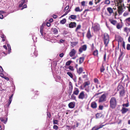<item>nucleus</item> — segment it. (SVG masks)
Returning a JSON list of instances; mask_svg holds the SVG:
<instances>
[{"label": "nucleus", "mask_w": 130, "mask_h": 130, "mask_svg": "<svg viewBox=\"0 0 130 130\" xmlns=\"http://www.w3.org/2000/svg\"><path fill=\"white\" fill-rule=\"evenodd\" d=\"M110 106L112 109L115 108L117 105V101L116 98L114 97H112L109 101Z\"/></svg>", "instance_id": "f257e3e1"}, {"label": "nucleus", "mask_w": 130, "mask_h": 130, "mask_svg": "<svg viewBox=\"0 0 130 130\" xmlns=\"http://www.w3.org/2000/svg\"><path fill=\"white\" fill-rule=\"evenodd\" d=\"M109 36L107 33H105L104 35V42L105 46H107L109 41Z\"/></svg>", "instance_id": "f03ea898"}, {"label": "nucleus", "mask_w": 130, "mask_h": 130, "mask_svg": "<svg viewBox=\"0 0 130 130\" xmlns=\"http://www.w3.org/2000/svg\"><path fill=\"white\" fill-rule=\"evenodd\" d=\"M87 96V95L86 94H84V91H83L80 93L78 96V98L81 99H83L84 98L86 99Z\"/></svg>", "instance_id": "7ed1b4c3"}, {"label": "nucleus", "mask_w": 130, "mask_h": 130, "mask_svg": "<svg viewBox=\"0 0 130 130\" xmlns=\"http://www.w3.org/2000/svg\"><path fill=\"white\" fill-rule=\"evenodd\" d=\"M92 28L93 29L94 31H98L100 29V25L97 24H95L94 26H92Z\"/></svg>", "instance_id": "20e7f679"}, {"label": "nucleus", "mask_w": 130, "mask_h": 130, "mask_svg": "<svg viewBox=\"0 0 130 130\" xmlns=\"http://www.w3.org/2000/svg\"><path fill=\"white\" fill-rule=\"evenodd\" d=\"M87 48V46L86 45H84L81 46L79 50V51L80 52V53H79V54H80L83 51H85L86 50Z\"/></svg>", "instance_id": "39448f33"}, {"label": "nucleus", "mask_w": 130, "mask_h": 130, "mask_svg": "<svg viewBox=\"0 0 130 130\" xmlns=\"http://www.w3.org/2000/svg\"><path fill=\"white\" fill-rule=\"evenodd\" d=\"M120 6L118 7V13L119 15L122 14V12L124 11V9L123 8V6L122 4L120 5Z\"/></svg>", "instance_id": "423d86ee"}, {"label": "nucleus", "mask_w": 130, "mask_h": 130, "mask_svg": "<svg viewBox=\"0 0 130 130\" xmlns=\"http://www.w3.org/2000/svg\"><path fill=\"white\" fill-rule=\"evenodd\" d=\"M106 96L105 94H103L99 99V102H102L106 101Z\"/></svg>", "instance_id": "0eeeda50"}, {"label": "nucleus", "mask_w": 130, "mask_h": 130, "mask_svg": "<svg viewBox=\"0 0 130 130\" xmlns=\"http://www.w3.org/2000/svg\"><path fill=\"white\" fill-rule=\"evenodd\" d=\"M69 25V28H73L76 27V24L75 22H71Z\"/></svg>", "instance_id": "6e6552de"}, {"label": "nucleus", "mask_w": 130, "mask_h": 130, "mask_svg": "<svg viewBox=\"0 0 130 130\" xmlns=\"http://www.w3.org/2000/svg\"><path fill=\"white\" fill-rule=\"evenodd\" d=\"M76 51L74 49H73L70 53V56L72 57L74 56L76 53Z\"/></svg>", "instance_id": "1a4fd4ad"}, {"label": "nucleus", "mask_w": 130, "mask_h": 130, "mask_svg": "<svg viewBox=\"0 0 130 130\" xmlns=\"http://www.w3.org/2000/svg\"><path fill=\"white\" fill-rule=\"evenodd\" d=\"M104 125H101L99 126H96L93 127L92 129V130H98L102 128Z\"/></svg>", "instance_id": "9d476101"}, {"label": "nucleus", "mask_w": 130, "mask_h": 130, "mask_svg": "<svg viewBox=\"0 0 130 130\" xmlns=\"http://www.w3.org/2000/svg\"><path fill=\"white\" fill-rule=\"evenodd\" d=\"M96 103L95 102H92L91 104V107L93 109H95L97 107Z\"/></svg>", "instance_id": "9b49d317"}, {"label": "nucleus", "mask_w": 130, "mask_h": 130, "mask_svg": "<svg viewBox=\"0 0 130 130\" xmlns=\"http://www.w3.org/2000/svg\"><path fill=\"white\" fill-rule=\"evenodd\" d=\"M27 2V0H22L20 2V4L19 6V7L20 8L23 6V5L24 3H25L26 2Z\"/></svg>", "instance_id": "f8f14e48"}, {"label": "nucleus", "mask_w": 130, "mask_h": 130, "mask_svg": "<svg viewBox=\"0 0 130 130\" xmlns=\"http://www.w3.org/2000/svg\"><path fill=\"white\" fill-rule=\"evenodd\" d=\"M68 106L70 108H73L75 106V103L74 102H71L70 103L68 104Z\"/></svg>", "instance_id": "ddd939ff"}, {"label": "nucleus", "mask_w": 130, "mask_h": 130, "mask_svg": "<svg viewBox=\"0 0 130 130\" xmlns=\"http://www.w3.org/2000/svg\"><path fill=\"white\" fill-rule=\"evenodd\" d=\"M120 54L119 55V57L118 58V59L119 60H122V59L123 57V55L124 54V53L123 52L121 51V50H120Z\"/></svg>", "instance_id": "4468645a"}, {"label": "nucleus", "mask_w": 130, "mask_h": 130, "mask_svg": "<svg viewBox=\"0 0 130 130\" xmlns=\"http://www.w3.org/2000/svg\"><path fill=\"white\" fill-rule=\"evenodd\" d=\"M128 111V109L127 108L123 107L121 111L122 114H124Z\"/></svg>", "instance_id": "2eb2a0df"}, {"label": "nucleus", "mask_w": 130, "mask_h": 130, "mask_svg": "<svg viewBox=\"0 0 130 130\" xmlns=\"http://www.w3.org/2000/svg\"><path fill=\"white\" fill-rule=\"evenodd\" d=\"M79 91L78 88H75L74 89V91L73 92V94L77 95L78 94Z\"/></svg>", "instance_id": "dca6fc26"}, {"label": "nucleus", "mask_w": 130, "mask_h": 130, "mask_svg": "<svg viewBox=\"0 0 130 130\" xmlns=\"http://www.w3.org/2000/svg\"><path fill=\"white\" fill-rule=\"evenodd\" d=\"M117 90L120 91L124 89V88L121 85H119L117 88Z\"/></svg>", "instance_id": "f3484780"}, {"label": "nucleus", "mask_w": 130, "mask_h": 130, "mask_svg": "<svg viewBox=\"0 0 130 130\" xmlns=\"http://www.w3.org/2000/svg\"><path fill=\"white\" fill-rule=\"evenodd\" d=\"M77 72L79 74H80L82 72L83 69L82 67H80L79 69H77Z\"/></svg>", "instance_id": "a211bd4d"}, {"label": "nucleus", "mask_w": 130, "mask_h": 130, "mask_svg": "<svg viewBox=\"0 0 130 130\" xmlns=\"http://www.w3.org/2000/svg\"><path fill=\"white\" fill-rule=\"evenodd\" d=\"M77 17L76 15H72L70 16H69V19L70 20V18L73 20H75L76 18Z\"/></svg>", "instance_id": "6ab92c4d"}, {"label": "nucleus", "mask_w": 130, "mask_h": 130, "mask_svg": "<svg viewBox=\"0 0 130 130\" xmlns=\"http://www.w3.org/2000/svg\"><path fill=\"white\" fill-rule=\"evenodd\" d=\"M111 23L113 24L114 25H115L117 23V21L116 20H113L112 19H110L109 20Z\"/></svg>", "instance_id": "aec40b11"}, {"label": "nucleus", "mask_w": 130, "mask_h": 130, "mask_svg": "<svg viewBox=\"0 0 130 130\" xmlns=\"http://www.w3.org/2000/svg\"><path fill=\"white\" fill-rule=\"evenodd\" d=\"M87 37L89 39L90 38L92 37L91 35V34L89 30L87 32Z\"/></svg>", "instance_id": "412c9836"}, {"label": "nucleus", "mask_w": 130, "mask_h": 130, "mask_svg": "<svg viewBox=\"0 0 130 130\" xmlns=\"http://www.w3.org/2000/svg\"><path fill=\"white\" fill-rule=\"evenodd\" d=\"M125 21L129 25H130V17L126 19L125 20Z\"/></svg>", "instance_id": "4be33fe9"}, {"label": "nucleus", "mask_w": 130, "mask_h": 130, "mask_svg": "<svg viewBox=\"0 0 130 130\" xmlns=\"http://www.w3.org/2000/svg\"><path fill=\"white\" fill-rule=\"evenodd\" d=\"M84 59V57H80L79 58V64H81L83 62Z\"/></svg>", "instance_id": "5701e85b"}, {"label": "nucleus", "mask_w": 130, "mask_h": 130, "mask_svg": "<svg viewBox=\"0 0 130 130\" xmlns=\"http://www.w3.org/2000/svg\"><path fill=\"white\" fill-rule=\"evenodd\" d=\"M102 114L101 113H97L96 115V119L99 118L101 117Z\"/></svg>", "instance_id": "b1692460"}, {"label": "nucleus", "mask_w": 130, "mask_h": 130, "mask_svg": "<svg viewBox=\"0 0 130 130\" xmlns=\"http://www.w3.org/2000/svg\"><path fill=\"white\" fill-rule=\"evenodd\" d=\"M98 52L97 50H96L93 51V54L94 56H96L97 57L98 56Z\"/></svg>", "instance_id": "393cba45"}, {"label": "nucleus", "mask_w": 130, "mask_h": 130, "mask_svg": "<svg viewBox=\"0 0 130 130\" xmlns=\"http://www.w3.org/2000/svg\"><path fill=\"white\" fill-rule=\"evenodd\" d=\"M69 84L70 86L69 87V90H70L72 91L73 88L72 84L71 82H70Z\"/></svg>", "instance_id": "a878e982"}, {"label": "nucleus", "mask_w": 130, "mask_h": 130, "mask_svg": "<svg viewBox=\"0 0 130 130\" xmlns=\"http://www.w3.org/2000/svg\"><path fill=\"white\" fill-rule=\"evenodd\" d=\"M125 93V91L124 89L120 91V95L121 96H123L124 94V93Z\"/></svg>", "instance_id": "bb28decb"}, {"label": "nucleus", "mask_w": 130, "mask_h": 130, "mask_svg": "<svg viewBox=\"0 0 130 130\" xmlns=\"http://www.w3.org/2000/svg\"><path fill=\"white\" fill-rule=\"evenodd\" d=\"M107 10L110 13H111L113 12V10L112 8L110 7L108 8Z\"/></svg>", "instance_id": "cd10ccee"}, {"label": "nucleus", "mask_w": 130, "mask_h": 130, "mask_svg": "<svg viewBox=\"0 0 130 130\" xmlns=\"http://www.w3.org/2000/svg\"><path fill=\"white\" fill-rule=\"evenodd\" d=\"M71 43L72 44V46L73 47L74 46H75L78 43V42H71Z\"/></svg>", "instance_id": "c85d7f7f"}, {"label": "nucleus", "mask_w": 130, "mask_h": 130, "mask_svg": "<svg viewBox=\"0 0 130 130\" xmlns=\"http://www.w3.org/2000/svg\"><path fill=\"white\" fill-rule=\"evenodd\" d=\"M66 21V19L64 18L63 19L60 21V23L62 24H65Z\"/></svg>", "instance_id": "c756f323"}, {"label": "nucleus", "mask_w": 130, "mask_h": 130, "mask_svg": "<svg viewBox=\"0 0 130 130\" xmlns=\"http://www.w3.org/2000/svg\"><path fill=\"white\" fill-rule=\"evenodd\" d=\"M90 84V82H86L84 83V87L85 88L88 85Z\"/></svg>", "instance_id": "7c9ffc66"}, {"label": "nucleus", "mask_w": 130, "mask_h": 130, "mask_svg": "<svg viewBox=\"0 0 130 130\" xmlns=\"http://www.w3.org/2000/svg\"><path fill=\"white\" fill-rule=\"evenodd\" d=\"M13 95V94L11 95V96H10L9 97V104H10V103H11V102L12 101Z\"/></svg>", "instance_id": "2f4dec72"}, {"label": "nucleus", "mask_w": 130, "mask_h": 130, "mask_svg": "<svg viewBox=\"0 0 130 130\" xmlns=\"http://www.w3.org/2000/svg\"><path fill=\"white\" fill-rule=\"evenodd\" d=\"M67 74L71 78H73V75L72 73L70 72H68L67 73Z\"/></svg>", "instance_id": "473e14b6"}, {"label": "nucleus", "mask_w": 130, "mask_h": 130, "mask_svg": "<svg viewBox=\"0 0 130 130\" xmlns=\"http://www.w3.org/2000/svg\"><path fill=\"white\" fill-rule=\"evenodd\" d=\"M0 120L2 122H4V123L5 124H6L7 121V118L6 120L5 121L4 119L3 118H1Z\"/></svg>", "instance_id": "72a5a7b5"}, {"label": "nucleus", "mask_w": 130, "mask_h": 130, "mask_svg": "<svg viewBox=\"0 0 130 130\" xmlns=\"http://www.w3.org/2000/svg\"><path fill=\"white\" fill-rule=\"evenodd\" d=\"M74 94H72L71 95V99H73V100H76V96L74 95Z\"/></svg>", "instance_id": "f704fd0d"}, {"label": "nucleus", "mask_w": 130, "mask_h": 130, "mask_svg": "<svg viewBox=\"0 0 130 130\" xmlns=\"http://www.w3.org/2000/svg\"><path fill=\"white\" fill-rule=\"evenodd\" d=\"M72 62V61L69 60L67 62L66 64L67 66H69L70 65L71 63Z\"/></svg>", "instance_id": "c9c22d12"}, {"label": "nucleus", "mask_w": 130, "mask_h": 130, "mask_svg": "<svg viewBox=\"0 0 130 130\" xmlns=\"http://www.w3.org/2000/svg\"><path fill=\"white\" fill-rule=\"evenodd\" d=\"M58 120H56L54 119L53 120V123L54 124H56L58 125Z\"/></svg>", "instance_id": "e433bc0d"}, {"label": "nucleus", "mask_w": 130, "mask_h": 130, "mask_svg": "<svg viewBox=\"0 0 130 130\" xmlns=\"http://www.w3.org/2000/svg\"><path fill=\"white\" fill-rule=\"evenodd\" d=\"M81 27V26L80 25H78L77 26V28H76V29L75 30V31H77L79 29H80V28Z\"/></svg>", "instance_id": "4c0bfd02"}, {"label": "nucleus", "mask_w": 130, "mask_h": 130, "mask_svg": "<svg viewBox=\"0 0 130 130\" xmlns=\"http://www.w3.org/2000/svg\"><path fill=\"white\" fill-rule=\"evenodd\" d=\"M53 32L54 34H57L58 33V30L56 28H54V30Z\"/></svg>", "instance_id": "58836bf2"}, {"label": "nucleus", "mask_w": 130, "mask_h": 130, "mask_svg": "<svg viewBox=\"0 0 130 130\" xmlns=\"http://www.w3.org/2000/svg\"><path fill=\"white\" fill-rule=\"evenodd\" d=\"M75 11L76 12H80L81 10H80L79 7H77L75 8Z\"/></svg>", "instance_id": "ea45409f"}, {"label": "nucleus", "mask_w": 130, "mask_h": 130, "mask_svg": "<svg viewBox=\"0 0 130 130\" xmlns=\"http://www.w3.org/2000/svg\"><path fill=\"white\" fill-rule=\"evenodd\" d=\"M126 49L127 50H130V44H127L126 46Z\"/></svg>", "instance_id": "a19ab883"}, {"label": "nucleus", "mask_w": 130, "mask_h": 130, "mask_svg": "<svg viewBox=\"0 0 130 130\" xmlns=\"http://www.w3.org/2000/svg\"><path fill=\"white\" fill-rule=\"evenodd\" d=\"M122 106H125L126 107H127L129 106V103H128L125 104H123Z\"/></svg>", "instance_id": "79ce46f5"}, {"label": "nucleus", "mask_w": 130, "mask_h": 130, "mask_svg": "<svg viewBox=\"0 0 130 130\" xmlns=\"http://www.w3.org/2000/svg\"><path fill=\"white\" fill-rule=\"evenodd\" d=\"M119 42H118V47H116L115 48V52H117V51H118L119 50Z\"/></svg>", "instance_id": "37998d69"}, {"label": "nucleus", "mask_w": 130, "mask_h": 130, "mask_svg": "<svg viewBox=\"0 0 130 130\" xmlns=\"http://www.w3.org/2000/svg\"><path fill=\"white\" fill-rule=\"evenodd\" d=\"M105 3V4H109L110 3V2L109 0H106Z\"/></svg>", "instance_id": "c03bdc74"}, {"label": "nucleus", "mask_w": 130, "mask_h": 130, "mask_svg": "<svg viewBox=\"0 0 130 130\" xmlns=\"http://www.w3.org/2000/svg\"><path fill=\"white\" fill-rule=\"evenodd\" d=\"M69 69L71 71H73L74 70V69L73 68V67L71 66H69Z\"/></svg>", "instance_id": "a18cd8bd"}, {"label": "nucleus", "mask_w": 130, "mask_h": 130, "mask_svg": "<svg viewBox=\"0 0 130 130\" xmlns=\"http://www.w3.org/2000/svg\"><path fill=\"white\" fill-rule=\"evenodd\" d=\"M103 108V106L102 105H100L99 106V110H102Z\"/></svg>", "instance_id": "49530a36"}, {"label": "nucleus", "mask_w": 130, "mask_h": 130, "mask_svg": "<svg viewBox=\"0 0 130 130\" xmlns=\"http://www.w3.org/2000/svg\"><path fill=\"white\" fill-rule=\"evenodd\" d=\"M7 46L8 48V49H9L8 51V52H9V50H10V51L9 53L10 52V50H11L10 46V44H7Z\"/></svg>", "instance_id": "de8ad7c7"}, {"label": "nucleus", "mask_w": 130, "mask_h": 130, "mask_svg": "<svg viewBox=\"0 0 130 130\" xmlns=\"http://www.w3.org/2000/svg\"><path fill=\"white\" fill-rule=\"evenodd\" d=\"M58 127L56 125H54L53 127V128L55 129V130H57L58 129Z\"/></svg>", "instance_id": "09e8293b"}, {"label": "nucleus", "mask_w": 130, "mask_h": 130, "mask_svg": "<svg viewBox=\"0 0 130 130\" xmlns=\"http://www.w3.org/2000/svg\"><path fill=\"white\" fill-rule=\"evenodd\" d=\"M121 27V26L119 24H117V28L118 29H119Z\"/></svg>", "instance_id": "8fccbe9b"}, {"label": "nucleus", "mask_w": 130, "mask_h": 130, "mask_svg": "<svg viewBox=\"0 0 130 130\" xmlns=\"http://www.w3.org/2000/svg\"><path fill=\"white\" fill-rule=\"evenodd\" d=\"M27 5L26 4L24 5L23 6L22 8L21 9V10H22L24 8H26L27 7Z\"/></svg>", "instance_id": "3c124183"}, {"label": "nucleus", "mask_w": 130, "mask_h": 130, "mask_svg": "<svg viewBox=\"0 0 130 130\" xmlns=\"http://www.w3.org/2000/svg\"><path fill=\"white\" fill-rule=\"evenodd\" d=\"M122 45L124 49L125 48V42L124 41H123L122 42Z\"/></svg>", "instance_id": "603ef678"}, {"label": "nucleus", "mask_w": 130, "mask_h": 130, "mask_svg": "<svg viewBox=\"0 0 130 130\" xmlns=\"http://www.w3.org/2000/svg\"><path fill=\"white\" fill-rule=\"evenodd\" d=\"M85 2L83 1L81 2V4L82 6H84L85 5Z\"/></svg>", "instance_id": "864d4df0"}, {"label": "nucleus", "mask_w": 130, "mask_h": 130, "mask_svg": "<svg viewBox=\"0 0 130 130\" xmlns=\"http://www.w3.org/2000/svg\"><path fill=\"white\" fill-rule=\"evenodd\" d=\"M128 14V13L127 12H125L123 14V15L124 16H126Z\"/></svg>", "instance_id": "5fc2aeb1"}, {"label": "nucleus", "mask_w": 130, "mask_h": 130, "mask_svg": "<svg viewBox=\"0 0 130 130\" xmlns=\"http://www.w3.org/2000/svg\"><path fill=\"white\" fill-rule=\"evenodd\" d=\"M94 82L95 83H98V80L97 78H95L94 79Z\"/></svg>", "instance_id": "6e6d98bb"}, {"label": "nucleus", "mask_w": 130, "mask_h": 130, "mask_svg": "<svg viewBox=\"0 0 130 130\" xmlns=\"http://www.w3.org/2000/svg\"><path fill=\"white\" fill-rule=\"evenodd\" d=\"M105 69L104 68V67H103V68L101 69L100 71L101 72H103L104 71Z\"/></svg>", "instance_id": "4d7b16f0"}, {"label": "nucleus", "mask_w": 130, "mask_h": 130, "mask_svg": "<svg viewBox=\"0 0 130 130\" xmlns=\"http://www.w3.org/2000/svg\"><path fill=\"white\" fill-rule=\"evenodd\" d=\"M72 91H71V90H69L68 93L69 94V96H70L71 95Z\"/></svg>", "instance_id": "13d9d810"}, {"label": "nucleus", "mask_w": 130, "mask_h": 130, "mask_svg": "<svg viewBox=\"0 0 130 130\" xmlns=\"http://www.w3.org/2000/svg\"><path fill=\"white\" fill-rule=\"evenodd\" d=\"M106 53H105V54H104V61H106Z\"/></svg>", "instance_id": "bf43d9fd"}, {"label": "nucleus", "mask_w": 130, "mask_h": 130, "mask_svg": "<svg viewBox=\"0 0 130 130\" xmlns=\"http://www.w3.org/2000/svg\"><path fill=\"white\" fill-rule=\"evenodd\" d=\"M64 55V54H63V53H62L59 54V56L60 57H63Z\"/></svg>", "instance_id": "052dcab7"}, {"label": "nucleus", "mask_w": 130, "mask_h": 130, "mask_svg": "<svg viewBox=\"0 0 130 130\" xmlns=\"http://www.w3.org/2000/svg\"><path fill=\"white\" fill-rule=\"evenodd\" d=\"M3 71V69L2 67L1 66H0V72L2 73Z\"/></svg>", "instance_id": "680f3d73"}, {"label": "nucleus", "mask_w": 130, "mask_h": 130, "mask_svg": "<svg viewBox=\"0 0 130 130\" xmlns=\"http://www.w3.org/2000/svg\"><path fill=\"white\" fill-rule=\"evenodd\" d=\"M47 115L48 116L49 118H50L51 117V114L50 112H48L47 113Z\"/></svg>", "instance_id": "e2e57ef3"}, {"label": "nucleus", "mask_w": 130, "mask_h": 130, "mask_svg": "<svg viewBox=\"0 0 130 130\" xmlns=\"http://www.w3.org/2000/svg\"><path fill=\"white\" fill-rule=\"evenodd\" d=\"M69 8V6H67L64 9V10H68Z\"/></svg>", "instance_id": "0e129e2a"}, {"label": "nucleus", "mask_w": 130, "mask_h": 130, "mask_svg": "<svg viewBox=\"0 0 130 130\" xmlns=\"http://www.w3.org/2000/svg\"><path fill=\"white\" fill-rule=\"evenodd\" d=\"M3 18V15L0 14V19H2Z\"/></svg>", "instance_id": "69168bd1"}, {"label": "nucleus", "mask_w": 130, "mask_h": 130, "mask_svg": "<svg viewBox=\"0 0 130 130\" xmlns=\"http://www.w3.org/2000/svg\"><path fill=\"white\" fill-rule=\"evenodd\" d=\"M89 4L92 5L93 4V1H90L89 2Z\"/></svg>", "instance_id": "338daca9"}, {"label": "nucleus", "mask_w": 130, "mask_h": 130, "mask_svg": "<svg viewBox=\"0 0 130 130\" xmlns=\"http://www.w3.org/2000/svg\"><path fill=\"white\" fill-rule=\"evenodd\" d=\"M0 76L3 78L4 77V75L3 73H0Z\"/></svg>", "instance_id": "774afa93"}]
</instances>
